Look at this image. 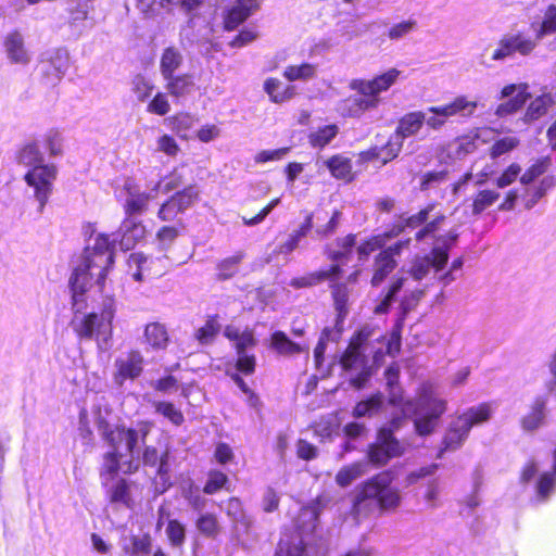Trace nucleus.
<instances>
[{
  "label": "nucleus",
  "mask_w": 556,
  "mask_h": 556,
  "mask_svg": "<svg viewBox=\"0 0 556 556\" xmlns=\"http://www.w3.org/2000/svg\"><path fill=\"white\" fill-rule=\"evenodd\" d=\"M387 380L388 403L395 409L390 419L377 431V441L368 445L367 458L375 466L381 467L390 459L403 455L404 447L394 433L402 429L408 420H413L415 433L419 437L432 434L446 410V402L424 395L418 401L404 400V391L400 386V366L392 363L384 369Z\"/></svg>",
  "instance_id": "obj_1"
},
{
  "label": "nucleus",
  "mask_w": 556,
  "mask_h": 556,
  "mask_svg": "<svg viewBox=\"0 0 556 556\" xmlns=\"http://www.w3.org/2000/svg\"><path fill=\"white\" fill-rule=\"evenodd\" d=\"M146 227L139 218H124L118 230L109 235L99 233L92 248L86 247L73 267L70 286L74 292V306L84 308V292L97 286L103 289L108 273L112 269L114 251L118 244L122 251H129L144 238Z\"/></svg>",
  "instance_id": "obj_2"
},
{
  "label": "nucleus",
  "mask_w": 556,
  "mask_h": 556,
  "mask_svg": "<svg viewBox=\"0 0 556 556\" xmlns=\"http://www.w3.org/2000/svg\"><path fill=\"white\" fill-rule=\"evenodd\" d=\"M16 162L28 167L24 175L25 182L34 188L35 198L39 202L38 212L42 213L52 192V184L56 178L58 168L54 164H46L43 153L37 141L24 144L16 153Z\"/></svg>",
  "instance_id": "obj_3"
},
{
  "label": "nucleus",
  "mask_w": 556,
  "mask_h": 556,
  "mask_svg": "<svg viewBox=\"0 0 556 556\" xmlns=\"http://www.w3.org/2000/svg\"><path fill=\"white\" fill-rule=\"evenodd\" d=\"M392 477L389 472H380L367 480L353 500V511L357 516L366 515L374 509H393L400 504L399 493L391 488Z\"/></svg>",
  "instance_id": "obj_4"
},
{
  "label": "nucleus",
  "mask_w": 556,
  "mask_h": 556,
  "mask_svg": "<svg viewBox=\"0 0 556 556\" xmlns=\"http://www.w3.org/2000/svg\"><path fill=\"white\" fill-rule=\"evenodd\" d=\"M459 233L451 229L444 236L437 239L429 253L416 255L412 261L410 276L415 280H422L433 269L435 273L445 268L450 260V251L457 243Z\"/></svg>",
  "instance_id": "obj_5"
},
{
  "label": "nucleus",
  "mask_w": 556,
  "mask_h": 556,
  "mask_svg": "<svg viewBox=\"0 0 556 556\" xmlns=\"http://www.w3.org/2000/svg\"><path fill=\"white\" fill-rule=\"evenodd\" d=\"M491 417L492 408L489 403L472 406L459 415L451 422L443 438L444 446L440 450L438 457L441 458L445 451L458 450L467 440L472 427L488 421Z\"/></svg>",
  "instance_id": "obj_6"
},
{
  "label": "nucleus",
  "mask_w": 556,
  "mask_h": 556,
  "mask_svg": "<svg viewBox=\"0 0 556 556\" xmlns=\"http://www.w3.org/2000/svg\"><path fill=\"white\" fill-rule=\"evenodd\" d=\"M68 287H71L68 285ZM91 288H88L83 295L85 306L80 311L76 309V306H74V292L72 288H70L72 292V306L75 312V317L72 320V326L77 336L81 340H97L98 349L100 351H106L111 348V337H112V330L110 329L108 324L100 323L99 321V315L97 313H89L85 314L81 317L78 316V314L83 313V311L87 307L86 302V293Z\"/></svg>",
  "instance_id": "obj_7"
},
{
  "label": "nucleus",
  "mask_w": 556,
  "mask_h": 556,
  "mask_svg": "<svg viewBox=\"0 0 556 556\" xmlns=\"http://www.w3.org/2000/svg\"><path fill=\"white\" fill-rule=\"evenodd\" d=\"M342 369L349 374L350 386L355 390L364 389L375 374V365L369 364V358L362 346H349L340 357Z\"/></svg>",
  "instance_id": "obj_8"
},
{
  "label": "nucleus",
  "mask_w": 556,
  "mask_h": 556,
  "mask_svg": "<svg viewBox=\"0 0 556 556\" xmlns=\"http://www.w3.org/2000/svg\"><path fill=\"white\" fill-rule=\"evenodd\" d=\"M153 424L148 420H138L135 426H117L116 448L125 442L126 451L130 457L128 472L137 471L140 467V445L146 444L147 437L151 432Z\"/></svg>",
  "instance_id": "obj_9"
},
{
  "label": "nucleus",
  "mask_w": 556,
  "mask_h": 556,
  "mask_svg": "<svg viewBox=\"0 0 556 556\" xmlns=\"http://www.w3.org/2000/svg\"><path fill=\"white\" fill-rule=\"evenodd\" d=\"M477 109V102L469 101L465 96L456 97L452 102L438 105L430 106L428 109L429 113L433 115L430 117H426L425 123L432 129L439 130L441 129L446 121L454 116L468 117L471 116Z\"/></svg>",
  "instance_id": "obj_10"
},
{
  "label": "nucleus",
  "mask_w": 556,
  "mask_h": 556,
  "mask_svg": "<svg viewBox=\"0 0 556 556\" xmlns=\"http://www.w3.org/2000/svg\"><path fill=\"white\" fill-rule=\"evenodd\" d=\"M200 192L194 184H189L170 195L157 212V217L164 222L174 220L179 213H184L199 200Z\"/></svg>",
  "instance_id": "obj_11"
},
{
  "label": "nucleus",
  "mask_w": 556,
  "mask_h": 556,
  "mask_svg": "<svg viewBox=\"0 0 556 556\" xmlns=\"http://www.w3.org/2000/svg\"><path fill=\"white\" fill-rule=\"evenodd\" d=\"M529 86L527 84H510L505 86L501 91L500 99H507V101L497 105L495 114L498 117H506L519 111L531 94L528 92Z\"/></svg>",
  "instance_id": "obj_12"
},
{
  "label": "nucleus",
  "mask_w": 556,
  "mask_h": 556,
  "mask_svg": "<svg viewBox=\"0 0 556 556\" xmlns=\"http://www.w3.org/2000/svg\"><path fill=\"white\" fill-rule=\"evenodd\" d=\"M48 56L41 61V71L47 84L56 85L65 75L70 65L68 51L65 48H58L46 53Z\"/></svg>",
  "instance_id": "obj_13"
},
{
  "label": "nucleus",
  "mask_w": 556,
  "mask_h": 556,
  "mask_svg": "<svg viewBox=\"0 0 556 556\" xmlns=\"http://www.w3.org/2000/svg\"><path fill=\"white\" fill-rule=\"evenodd\" d=\"M535 46V41L522 34L508 35L500 40L498 47L493 52L492 60L503 61L516 52L521 55H528Z\"/></svg>",
  "instance_id": "obj_14"
},
{
  "label": "nucleus",
  "mask_w": 556,
  "mask_h": 556,
  "mask_svg": "<svg viewBox=\"0 0 556 556\" xmlns=\"http://www.w3.org/2000/svg\"><path fill=\"white\" fill-rule=\"evenodd\" d=\"M257 0H232L224 10V27L230 31L243 24L258 9Z\"/></svg>",
  "instance_id": "obj_15"
},
{
  "label": "nucleus",
  "mask_w": 556,
  "mask_h": 556,
  "mask_svg": "<svg viewBox=\"0 0 556 556\" xmlns=\"http://www.w3.org/2000/svg\"><path fill=\"white\" fill-rule=\"evenodd\" d=\"M143 358L138 351H131L126 358H117L115 367L117 371L113 376L114 383L117 387H123L125 380L137 379L143 370Z\"/></svg>",
  "instance_id": "obj_16"
},
{
  "label": "nucleus",
  "mask_w": 556,
  "mask_h": 556,
  "mask_svg": "<svg viewBox=\"0 0 556 556\" xmlns=\"http://www.w3.org/2000/svg\"><path fill=\"white\" fill-rule=\"evenodd\" d=\"M203 0H137V8L148 17L159 14L163 9L179 7L187 14L197 10Z\"/></svg>",
  "instance_id": "obj_17"
},
{
  "label": "nucleus",
  "mask_w": 556,
  "mask_h": 556,
  "mask_svg": "<svg viewBox=\"0 0 556 556\" xmlns=\"http://www.w3.org/2000/svg\"><path fill=\"white\" fill-rule=\"evenodd\" d=\"M7 58L12 64L27 65L31 55L25 46L24 36L18 30L8 33L3 39Z\"/></svg>",
  "instance_id": "obj_18"
},
{
  "label": "nucleus",
  "mask_w": 556,
  "mask_h": 556,
  "mask_svg": "<svg viewBox=\"0 0 556 556\" xmlns=\"http://www.w3.org/2000/svg\"><path fill=\"white\" fill-rule=\"evenodd\" d=\"M91 2L92 0H79L75 8L70 9L68 25L77 37L94 25L93 18L89 17V11L92 9Z\"/></svg>",
  "instance_id": "obj_19"
},
{
  "label": "nucleus",
  "mask_w": 556,
  "mask_h": 556,
  "mask_svg": "<svg viewBox=\"0 0 556 556\" xmlns=\"http://www.w3.org/2000/svg\"><path fill=\"white\" fill-rule=\"evenodd\" d=\"M546 399L536 396L530 406V412L526 414L520 425L523 431L534 432L544 426L546 419Z\"/></svg>",
  "instance_id": "obj_20"
},
{
  "label": "nucleus",
  "mask_w": 556,
  "mask_h": 556,
  "mask_svg": "<svg viewBox=\"0 0 556 556\" xmlns=\"http://www.w3.org/2000/svg\"><path fill=\"white\" fill-rule=\"evenodd\" d=\"M384 394L381 392H376L357 402L356 405L353 407L352 415L356 419L364 417L371 418L380 414L384 409Z\"/></svg>",
  "instance_id": "obj_21"
},
{
  "label": "nucleus",
  "mask_w": 556,
  "mask_h": 556,
  "mask_svg": "<svg viewBox=\"0 0 556 556\" xmlns=\"http://www.w3.org/2000/svg\"><path fill=\"white\" fill-rule=\"evenodd\" d=\"M336 245L338 250L327 245L325 254L334 263L348 264L356 245V236L351 233L344 238H337Z\"/></svg>",
  "instance_id": "obj_22"
},
{
  "label": "nucleus",
  "mask_w": 556,
  "mask_h": 556,
  "mask_svg": "<svg viewBox=\"0 0 556 556\" xmlns=\"http://www.w3.org/2000/svg\"><path fill=\"white\" fill-rule=\"evenodd\" d=\"M426 121V113L416 111L405 114L400 121L393 136H400V140L410 137L419 131Z\"/></svg>",
  "instance_id": "obj_23"
},
{
  "label": "nucleus",
  "mask_w": 556,
  "mask_h": 556,
  "mask_svg": "<svg viewBox=\"0 0 556 556\" xmlns=\"http://www.w3.org/2000/svg\"><path fill=\"white\" fill-rule=\"evenodd\" d=\"M313 213H308L300 228L293 231L289 236L288 240L277 248V253L285 255L292 253L300 245L301 240L304 239L313 229Z\"/></svg>",
  "instance_id": "obj_24"
},
{
  "label": "nucleus",
  "mask_w": 556,
  "mask_h": 556,
  "mask_svg": "<svg viewBox=\"0 0 556 556\" xmlns=\"http://www.w3.org/2000/svg\"><path fill=\"white\" fill-rule=\"evenodd\" d=\"M184 64V55L176 47H167L160 59V72L162 77L172 78L175 72Z\"/></svg>",
  "instance_id": "obj_25"
},
{
  "label": "nucleus",
  "mask_w": 556,
  "mask_h": 556,
  "mask_svg": "<svg viewBox=\"0 0 556 556\" xmlns=\"http://www.w3.org/2000/svg\"><path fill=\"white\" fill-rule=\"evenodd\" d=\"M397 260H393L386 253L379 252L375 256L374 275L371 277V286L379 287L386 278L396 268Z\"/></svg>",
  "instance_id": "obj_26"
},
{
  "label": "nucleus",
  "mask_w": 556,
  "mask_h": 556,
  "mask_svg": "<svg viewBox=\"0 0 556 556\" xmlns=\"http://www.w3.org/2000/svg\"><path fill=\"white\" fill-rule=\"evenodd\" d=\"M127 190L128 197L124 204L125 218H139L147 211L151 197L146 192L134 193L128 187Z\"/></svg>",
  "instance_id": "obj_27"
},
{
  "label": "nucleus",
  "mask_w": 556,
  "mask_h": 556,
  "mask_svg": "<svg viewBox=\"0 0 556 556\" xmlns=\"http://www.w3.org/2000/svg\"><path fill=\"white\" fill-rule=\"evenodd\" d=\"M331 288V295L333 299V306L337 312V316L339 317V323L342 321V319H345L349 314V298H350V290L348 286L343 282H333L330 285Z\"/></svg>",
  "instance_id": "obj_28"
},
{
  "label": "nucleus",
  "mask_w": 556,
  "mask_h": 556,
  "mask_svg": "<svg viewBox=\"0 0 556 556\" xmlns=\"http://www.w3.org/2000/svg\"><path fill=\"white\" fill-rule=\"evenodd\" d=\"M270 346L282 355L301 354L306 350L300 343L292 341L283 331L280 330H277L271 334Z\"/></svg>",
  "instance_id": "obj_29"
},
{
  "label": "nucleus",
  "mask_w": 556,
  "mask_h": 556,
  "mask_svg": "<svg viewBox=\"0 0 556 556\" xmlns=\"http://www.w3.org/2000/svg\"><path fill=\"white\" fill-rule=\"evenodd\" d=\"M445 220V216L443 214H440L435 216L432 220H427L422 225L421 228H419L414 236V239L417 242H427L429 239L433 240L432 245L437 243V239L442 237V235H438L442 223ZM445 233H443L444 236Z\"/></svg>",
  "instance_id": "obj_30"
},
{
  "label": "nucleus",
  "mask_w": 556,
  "mask_h": 556,
  "mask_svg": "<svg viewBox=\"0 0 556 556\" xmlns=\"http://www.w3.org/2000/svg\"><path fill=\"white\" fill-rule=\"evenodd\" d=\"M264 89L275 103H281L291 99L294 93L293 86H283L282 83L276 78H268L264 84Z\"/></svg>",
  "instance_id": "obj_31"
},
{
  "label": "nucleus",
  "mask_w": 556,
  "mask_h": 556,
  "mask_svg": "<svg viewBox=\"0 0 556 556\" xmlns=\"http://www.w3.org/2000/svg\"><path fill=\"white\" fill-rule=\"evenodd\" d=\"M400 75V71L391 68L388 72L377 76L371 81L365 84V92L367 94H379L381 91L390 88Z\"/></svg>",
  "instance_id": "obj_32"
},
{
  "label": "nucleus",
  "mask_w": 556,
  "mask_h": 556,
  "mask_svg": "<svg viewBox=\"0 0 556 556\" xmlns=\"http://www.w3.org/2000/svg\"><path fill=\"white\" fill-rule=\"evenodd\" d=\"M167 81L166 90L176 98L185 97L190 93L193 87L192 76L189 74L173 75L172 78H165Z\"/></svg>",
  "instance_id": "obj_33"
},
{
  "label": "nucleus",
  "mask_w": 556,
  "mask_h": 556,
  "mask_svg": "<svg viewBox=\"0 0 556 556\" xmlns=\"http://www.w3.org/2000/svg\"><path fill=\"white\" fill-rule=\"evenodd\" d=\"M152 539L149 533L142 536L131 535L129 544L123 545V551L128 556H148L151 553Z\"/></svg>",
  "instance_id": "obj_34"
},
{
  "label": "nucleus",
  "mask_w": 556,
  "mask_h": 556,
  "mask_svg": "<svg viewBox=\"0 0 556 556\" xmlns=\"http://www.w3.org/2000/svg\"><path fill=\"white\" fill-rule=\"evenodd\" d=\"M108 494L111 503L123 504L127 508L132 506L129 484L125 479H119L113 485L108 488Z\"/></svg>",
  "instance_id": "obj_35"
},
{
  "label": "nucleus",
  "mask_w": 556,
  "mask_h": 556,
  "mask_svg": "<svg viewBox=\"0 0 556 556\" xmlns=\"http://www.w3.org/2000/svg\"><path fill=\"white\" fill-rule=\"evenodd\" d=\"M113 451L108 452L104 455V471L101 472L102 484L108 488L109 480L114 479L121 468V460L123 455L117 451L116 447H112Z\"/></svg>",
  "instance_id": "obj_36"
},
{
  "label": "nucleus",
  "mask_w": 556,
  "mask_h": 556,
  "mask_svg": "<svg viewBox=\"0 0 556 556\" xmlns=\"http://www.w3.org/2000/svg\"><path fill=\"white\" fill-rule=\"evenodd\" d=\"M243 258V252H238L235 255L220 261L217 264V280L224 281L232 278L239 271V266Z\"/></svg>",
  "instance_id": "obj_37"
},
{
  "label": "nucleus",
  "mask_w": 556,
  "mask_h": 556,
  "mask_svg": "<svg viewBox=\"0 0 556 556\" xmlns=\"http://www.w3.org/2000/svg\"><path fill=\"white\" fill-rule=\"evenodd\" d=\"M554 103L553 97L551 94L544 93L539 96L533 101L530 102L525 119L527 122H532L539 119L541 116L546 114L547 110Z\"/></svg>",
  "instance_id": "obj_38"
},
{
  "label": "nucleus",
  "mask_w": 556,
  "mask_h": 556,
  "mask_svg": "<svg viewBox=\"0 0 556 556\" xmlns=\"http://www.w3.org/2000/svg\"><path fill=\"white\" fill-rule=\"evenodd\" d=\"M325 165L337 179H345L352 172V161L340 154L333 155L325 161Z\"/></svg>",
  "instance_id": "obj_39"
},
{
  "label": "nucleus",
  "mask_w": 556,
  "mask_h": 556,
  "mask_svg": "<svg viewBox=\"0 0 556 556\" xmlns=\"http://www.w3.org/2000/svg\"><path fill=\"white\" fill-rule=\"evenodd\" d=\"M147 342L154 349H165L168 342V334L165 327L159 323L147 325L144 330Z\"/></svg>",
  "instance_id": "obj_40"
},
{
  "label": "nucleus",
  "mask_w": 556,
  "mask_h": 556,
  "mask_svg": "<svg viewBox=\"0 0 556 556\" xmlns=\"http://www.w3.org/2000/svg\"><path fill=\"white\" fill-rule=\"evenodd\" d=\"M222 329V325L217 320V315L211 316L204 326L200 327L195 331V339L202 345H210L215 340L216 336L219 333Z\"/></svg>",
  "instance_id": "obj_41"
},
{
  "label": "nucleus",
  "mask_w": 556,
  "mask_h": 556,
  "mask_svg": "<svg viewBox=\"0 0 556 556\" xmlns=\"http://www.w3.org/2000/svg\"><path fill=\"white\" fill-rule=\"evenodd\" d=\"M477 148L476 138L470 136L459 137L448 146V156L460 160L476 151Z\"/></svg>",
  "instance_id": "obj_42"
},
{
  "label": "nucleus",
  "mask_w": 556,
  "mask_h": 556,
  "mask_svg": "<svg viewBox=\"0 0 556 556\" xmlns=\"http://www.w3.org/2000/svg\"><path fill=\"white\" fill-rule=\"evenodd\" d=\"M366 463H355L350 466H345L337 473L336 481L340 486L346 488L353 481L363 476L366 471Z\"/></svg>",
  "instance_id": "obj_43"
},
{
  "label": "nucleus",
  "mask_w": 556,
  "mask_h": 556,
  "mask_svg": "<svg viewBox=\"0 0 556 556\" xmlns=\"http://www.w3.org/2000/svg\"><path fill=\"white\" fill-rule=\"evenodd\" d=\"M554 472H543L538 482H536V493L538 496L545 501L551 492L554 490L555 486V476H556V447L554 451V465H553Z\"/></svg>",
  "instance_id": "obj_44"
},
{
  "label": "nucleus",
  "mask_w": 556,
  "mask_h": 556,
  "mask_svg": "<svg viewBox=\"0 0 556 556\" xmlns=\"http://www.w3.org/2000/svg\"><path fill=\"white\" fill-rule=\"evenodd\" d=\"M379 98L377 94H367L365 84L362 83L359 94L352 100L351 110L354 113L365 112L377 106Z\"/></svg>",
  "instance_id": "obj_45"
},
{
  "label": "nucleus",
  "mask_w": 556,
  "mask_h": 556,
  "mask_svg": "<svg viewBox=\"0 0 556 556\" xmlns=\"http://www.w3.org/2000/svg\"><path fill=\"white\" fill-rule=\"evenodd\" d=\"M447 178H448L447 169L427 172L420 177L419 189H420V191L425 192L430 189L437 188L441 184L445 182L447 180Z\"/></svg>",
  "instance_id": "obj_46"
},
{
  "label": "nucleus",
  "mask_w": 556,
  "mask_h": 556,
  "mask_svg": "<svg viewBox=\"0 0 556 556\" xmlns=\"http://www.w3.org/2000/svg\"><path fill=\"white\" fill-rule=\"evenodd\" d=\"M316 75V68L309 63H303L301 65L288 66L285 71V77L289 81L294 80H308Z\"/></svg>",
  "instance_id": "obj_47"
},
{
  "label": "nucleus",
  "mask_w": 556,
  "mask_h": 556,
  "mask_svg": "<svg viewBox=\"0 0 556 556\" xmlns=\"http://www.w3.org/2000/svg\"><path fill=\"white\" fill-rule=\"evenodd\" d=\"M338 131L339 128L337 125H326L309 135V142L313 147L323 148L331 142V140L337 136Z\"/></svg>",
  "instance_id": "obj_48"
},
{
  "label": "nucleus",
  "mask_w": 556,
  "mask_h": 556,
  "mask_svg": "<svg viewBox=\"0 0 556 556\" xmlns=\"http://www.w3.org/2000/svg\"><path fill=\"white\" fill-rule=\"evenodd\" d=\"M166 535L174 547H180L186 541V527L177 519H169L166 526Z\"/></svg>",
  "instance_id": "obj_49"
},
{
  "label": "nucleus",
  "mask_w": 556,
  "mask_h": 556,
  "mask_svg": "<svg viewBox=\"0 0 556 556\" xmlns=\"http://www.w3.org/2000/svg\"><path fill=\"white\" fill-rule=\"evenodd\" d=\"M164 179L166 182L163 186L162 181L156 185V188H162L163 193H169L174 190L178 191L187 186L185 175L178 167H175Z\"/></svg>",
  "instance_id": "obj_50"
},
{
  "label": "nucleus",
  "mask_w": 556,
  "mask_h": 556,
  "mask_svg": "<svg viewBox=\"0 0 556 556\" xmlns=\"http://www.w3.org/2000/svg\"><path fill=\"white\" fill-rule=\"evenodd\" d=\"M96 426L103 440L111 446L116 447V433L117 427L113 429L110 422L104 416H102L101 409L98 408L96 413Z\"/></svg>",
  "instance_id": "obj_51"
},
{
  "label": "nucleus",
  "mask_w": 556,
  "mask_h": 556,
  "mask_svg": "<svg viewBox=\"0 0 556 556\" xmlns=\"http://www.w3.org/2000/svg\"><path fill=\"white\" fill-rule=\"evenodd\" d=\"M405 319L406 317L397 314V317L391 330L390 339H388L387 343V352L389 354L397 353L401 350L402 331L404 328Z\"/></svg>",
  "instance_id": "obj_52"
},
{
  "label": "nucleus",
  "mask_w": 556,
  "mask_h": 556,
  "mask_svg": "<svg viewBox=\"0 0 556 556\" xmlns=\"http://www.w3.org/2000/svg\"><path fill=\"white\" fill-rule=\"evenodd\" d=\"M153 406L157 414L169 419L176 426H180L185 420L182 413L170 402L159 401L154 402Z\"/></svg>",
  "instance_id": "obj_53"
},
{
  "label": "nucleus",
  "mask_w": 556,
  "mask_h": 556,
  "mask_svg": "<svg viewBox=\"0 0 556 556\" xmlns=\"http://www.w3.org/2000/svg\"><path fill=\"white\" fill-rule=\"evenodd\" d=\"M500 193L492 190H481L472 204V214L480 215L485 208L491 206L497 199Z\"/></svg>",
  "instance_id": "obj_54"
},
{
  "label": "nucleus",
  "mask_w": 556,
  "mask_h": 556,
  "mask_svg": "<svg viewBox=\"0 0 556 556\" xmlns=\"http://www.w3.org/2000/svg\"><path fill=\"white\" fill-rule=\"evenodd\" d=\"M197 529L205 536L213 538L218 533L219 527L213 514L200 515L195 522Z\"/></svg>",
  "instance_id": "obj_55"
},
{
  "label": "nucleus",
  "mask_w": 556,
  "mask_h": 556,
  "mask_svg": "<svg viewBox=\"0 0 556 556\" xmlns=\"http://www.w3.org/2000/svg\"><path fill=\"white\" fill-rule=\"evenodd\" d=\"M549 164H551V160L548 157L538 160L520 177V182L522 185H529V184L533 182L538 177H540L547 170Z\"/></svg>",
  "instance_id": "obj_56"
},
{
  "label": "nucleus",
  "mask_w": 556,
  "mask_h": 556,
  "mask_svg": "<svg viewBox=\"0 0 556 556\" xmlns=\"http://www.w3.org/2000/svg\"><path fill=\"white\" fill-rule=\"evenodd\" d=\"M325 280H327L326 274L320 273V270H317L303 277L292 278L289 282V286L294 289L311 288L319 285Z\"/></svg>",
  "instance_id": "obj_57"
},
{
  "label": "nucleus",
  "mask_w": 556,
  "mask_h": 556,
  "mask_svg": "<svg viewBox=\"0 0 556 556\" xmlns=\"http://www.w3.org/2000/svg\"><path fill=\"white\" fill-rule=\"evenodd\" d=\"M403 147V141L400 140V136H391L388 142L379 148L381 151L380 160L382 164H387L388 162L394 160L400 154Z\"/></svg>",
  "instance_id": "obj_58"
},
{
  "label": "nucleus",
  "mask_w": 556,
  "mask_h": 556,
  "mask_svg": "<svg viewBox=\"0 0 556 556\" xmlns=\"http://www.w3.org/2000/svg\"><path fill=\"white\" fill-rule=\"evenodd\" d=\"M131 85L132 91L140 102H144L151 96L154 89V85L141 74H137L134 77Z\"/></svg>",
  "instance_id": "obj_59"
},
{
  "label": "nucleus",
  "mask_w": 556,
  "mask_h": 556,
  "mask_svg": "<svg viewBox=\"0 0 556 556\" xmlns=\"http://www.w3.org/2000/svg\"><path fill=\"white\" fill-rule=\"evenodd\" d=\"M228 482V477L219 470H211L203 488L205 494L212 495L223 489Z\"/></svg>",
  "instance_id": "obj_60"
},
{
  "label": "nucleus",
  "mask_w": 556,
  "mask_h": 556,
  "mask_svg": "<svg viewBox=\"0 0 556 556\" xmlns=\"http://www.w3.org/2000/svg\"><path fill=\"white\" fill-rule=\"evenodd\" d=\"M433 207L434 206L430 204L410 216H401L404 222V226H406V228L410 230H418L419 228L422 227L425 222L429 219L430 213L433 210Z\"/></svg>",
  "instance_id": "obj_61"
},
{
  "label": "nucleus",
  "mask_w": 556,
  "mask_h": 556,
  "mask_svg": "<svg viewBox=\"0 0 556 556\" xmlns=\"http://www.w3.org/2000/svg\"><path fill=\"white\" fill-rule=\"evenodd\" d=\"M179 231L174 226H163L156 232L160 251H167L177 239Z\"/></svg>",
  "instance_id": "obj_62"
},
{
  "label": "nucleus",
  "mask_w": 556,
  "mask_h": 556,
  "mask_svg": "<svg viewBox=\"0 0 556 556\" xmlns=\"http://www.w3.org/2000/svg\"><path fill=\"white\" fill-rule=\"evenodd\" d=\"M556 33V5L549 4L545 11L544 20L538 30V38Z\"/></svg>",
  "instance_id": "obj_63"
},
{
  "label": "nucleus",
  "mask_w": 556,
  "mask_h": 556,
  "mask_svg": "<svg viewBox=\"0 0 556 556\" xmlns=\"http://www.w3.org/2000/svg\"><path fill=\"white\" fill-rule=\"evenodd\" d=\"M275 556H307V553L302 540H299L298 543H289L281 540Z\"/></svg>",
  "instance_id": "obj_64"
}]
</instances>
